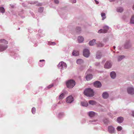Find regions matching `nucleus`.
<instances>
[{
	"instance_id": "1",
	"label": "nucleus",
	"mask_w": 134,
	"mask_h": 134,
	"mask_svg": "<svg viewBox=\"0 0 134 134\" xmlns=\"http://www.w3.org/2000/svg\"><path fill=\"white\" fill-rule=\"evenodd\" d=\"M94 92L90 88H88L85 90L84 92V94L85 95L91 97L93 96L94 94Z\"/></svg>"
},
{
	"instance_id": "2",
	"label": "nucleus",
	"mask_w": 134,
	"mask_h": 134,
	"mask_svg": "<svg viewBox=\"0 0 134 134\" xmlns=\"http://www.w3.org/2000/svg\"><path fill=\"white\" fill-rule=\"evenodd\" d=\"M75 85V82L73 80H70L66 83V85L68 88H73Z\"/></svg>"
},
{
	"instance_id": "3",
	"label": "nucleus",
	"mask_w": 134,
	"mask_h": 134,
	"mask_svg": "<svg viewBox=\"0 0 134 134\" xmlns=\"http://www.w3.org/2000/svg\"><path fill=\"white\" fill-rule=\"evenodd\" d=\"M66 64L63 62H61L58 65V67L59 69H62L66 68Z\"/></svg>"
},
{
	"instance_id": "4",
	"label": "nucleus",
	"mask_w": 134,
	"mask_h": 134,
	"mask_svg": "<svg viewBox=\"0 0 134 134\" xmlns=\"http://www.w3.org/2000/svg\"><path fill=\"white\" fill-rule=\"evenodd\" d=\"M103 29V30L101 29L99 30L98 31V33H105L107 32L109 29V27L107 26H105L104 27Z\"/></svg>"
},
{
	"instance_id": "5",
	"label": "nucleus",
	"mask_w": 134,
	"mask_h": 134,
	"mask_svg": "<svg viewBox=\"0 0 134 134\" xmlns=\"http://www.w3.org/2000/svg\"><path fill=\"white\" fill-rule=\"evenodd\" d=\"M83 55L85 57H89L90 55V52L88 49H86L83 51Z\"/></svg>"
},
{
	"instance_id": "6",
	"label": "nucleus",
	"mask_w": 134,
	"mask_h": 134,
	"mask_svg": "<svg viewBox=\"0 0 134 134\" xmlns=\"http://www.w3.org/2000/svg\"><path fill=\"white\" fill-rule=\"evenodd\" d=\"M111 66V64L110 62L107 61L105 64L104 65V67L106 69H109Z\"/></svg>"
},
{
	"instance_id": "7",
	"label": "nucleus",
	"mask_w": 134,
	"mask_h": 134,
	"mask_svg": "<svg viewBox=\"0 0 134 134\" xmlns=\"http://www.w3.org/2000/svg\"><path fill=\"white\" fill-rule=\"evenodd\" d=\"M94 86L97 88H100L102 86L101 83L99 81H97L94 83Z\"/></svg>"
},
{
	"instance_id": "8",
	"label": "nucleus",
	"mask_w": 134,
	"mask_h": 134,
	"mask_svg": "<svg viewBox=\"0 0 134 134\" xmlns=\"http://www.w3.org/2000/svg\"><path fill=\"white\" fill-rule=\"evenodd\" d=\"M127 91L128 93L133 94H134V89L132 87L128 88L127 89Z\"/></svg>"
},
{
	"instance_id": "9",
	"label": "nucleus",
	"mask_w": 134,
	"mask_h": 134,
	"mask_svg": "<svg viewBox=\"0 0 134 134\" xmlns=\"http://www.w3.org/2000/svg\"><path fill=\"white\" fill-rule=\"evenodd\" d=\"M74 100L73 98L71 96H70L67 98L66 99V102L68 103H71Z\"/></svg>"
},
{
	"instance_id": "10",
	"label": "nucleus",
	"mask_w": 134,
	"mask_h": 134,
	"mask_svg": "<svg viewBox=\"0 0 134 134\" xmlns=\"http://www.w3.org/2000/svg\"><path fill=\"white\" fill-rule=\"evenodd\" d=\"M8 47L7 46L4 45L0 44V52H2L5 50Z\"/></svg>"
},
{
	"instance_id": "11",
	"label": "nucleus",
	"mask_w": 134,
	"mask_h": 134,
	"mask_svg": "<svg viewBox=\"0 0 134 134\" xmlns=\"http://www.w3.org/2000/svg\"><path fill=\"white\" fill-rule=\"evenodd\" d=\"M108 131L110 133H114L115 132L114 129L111 126H109L108 127Z\"/></svg>"
},
{
	"instance_id": "12",
	"label": "nucleus",
	"mask_w": 134,
	"mask_h": 134,
	"mask_svg": "<svg viewBox=\"0 0 134 134\" xmlns=\"http://www.w3.org/2000/svg\"><path fill=\"white\" fill-rule=\"evenodd\" d=\"M103 98L104 99H106L108 98L109 96L108 93L107 92L103 93L102 94Z\"/></svg>"
},
{
	"instance_id": "13",
	"label": "nucleus",
	"mask_w": 134,
	"mask_h": 134,
	"mask_svg": "<svg viewBox=\"0 0 134 134\" xmlns=\"http://www.w3.org/2000/svg\"><path fill=\"white\" fill-rule=\"evenodd\" d=\"M86 78L87 80H89L92 78V75L91 74L87 75L86 76Z\"/></svg>"
},
{
	"instance_id": "14",
	"label": "nucleus",
	"mask_w": 134,
	"mask_h": 134,
	"mask_svg": "<svg viewBox=\"0 0 134 134\" xmlns=\"http://www.w3.org/2000/svg\"><path fill=\"white\" fill-rule=\"evenodd\" d=\"M111 77L112 78L114 79L116 76V74L114 71H112L110 74Z\"/></svg>"
},
{
	"instance_id": "15",
	"label": "nucleus",
	"mask_w": 134,
	"mask_h": 134,
	"mask_svg": "<svg viewBox=\"0 0 134 134\" xmlns=\"http://www.w3.org/2000/svg\"><path fill=\"white\" fill-rule=\"evenodd\" d=\"M40 62L39 64L40 66L41 67L45 64V61L44 60H40Z\"/></svg>"
},
{
	"instance_id": "16",
	"label": "nucleus",
	"mask_w": 134,
	"mask_h": 134,
	"mask_svg": "<svg viewBox=\"0 0 134 134\" xmlns=\"http://www.w3.org/2000/svg\"><path fill=\"white\" fill-rule=\"evenodd\" d=\"M84 38L81 36H79L78 37V41L79 43H81L83 41Z\"/></svg>"
},
{
	"instance_id": "17",
	"label": "nucleus",
	"mask_w": 134,
	"mask_h": 134,
	"mask_svg": "<svg viewBox=\"0 0 134 134\" xmlns=\"http://www.w3.org/2000/svg\"><path fill=\"white\" fill-rule=\"evenodd\" d=\"M95 114V113L93 111H90L88 113V115L91 117H92L94 116Z\"/></svg>"
},
{
	"instance_id": "18",
	"label": "nucleus",
	"mask_w": 134,
	"mask_h": 134,
	"mask_svg": "<svg viewBox=\"0 0 134 134\" xmlns=\"http://www.w3.org/2000/svg\"><path fill=\"white\" fill-rule=\"evenodd\" d=\"M102 56L100 52L99 51H98L96 54V57L97 59L100 58Z\"/></svg>"
},
{
	"instance_id": "19",
	"label": "nucleus",
	"mask_w": 134,
	"mask_h": 134,
	"mask_svg": "<svg viewBox=\"0 0 134 134\" xmlns=\"http://www.w3.org/2000/svg\"><path fill=\"white\" fill-rule=\"evenodd\" d=\"M117 121L118 122L121 123L123 121V118L122 117H119L117 119Z\"/></svg>"
},
{
	"instance_id": "20",
	"label": "nucleus",
	"mask_w": 134,
	"mask_h": 134,
	"mask_svg": "<svg viewBox=\"0 0 134 134\" xmlns=\"http://www.w3.org/2000/svg\"><path fill=\"white\" fill-rule=\"evenodd\" d=\"M89 104L92 105H93L96 104V101L93 100H90L89 102Z\"/></svg>"
},
{
	"instance_id": "21",
	"label": "nucleus",
	"mask_w": 134,
	"mask_h": 134,
	"mask_svg": "<svg viewBox=\"0 0 134 134\" xmlns=\"http://www.w3.org/2000/svg\"><path fill=\"white\" fill-rule=\"evenodd\" d=\"M0 43H4L5 44H7L8 43V42L5 39H3L0 40Z\"/></svg>"
},
{
	"instance_id": "22",
	"label": "nucleus",
	"mask_w": 134,
	"mask_h": 134,
	"mask_svg": "<svg viewBox=\"0 0 134 134\" xmlns=\"http://www.w3.org/2000/svg\"><path fill=\"white\" fill-rule=\"evenodd\" d=\"M95 40L93 39L89 43V44L90 46H93L94 44L95 43Z\"/></svg>"
},
{
	"instance_id": "23",
	"label": "nucleus",
	"mask_w": 134,
	"mask_h": 134,
	"mask_svg": "<svg viewBox=\"0 0 134 134\" xmlns=\"http://www.w3.org/2000/svg\"><path fill=\"white\" fill-rule=\"evenodd\" d=\"M73 55L77 56L79 55V52L78 51H74L72 53Z\"/></svg>"
},
{
	"instance_id": "24",
	"label": "nucleus",
	"mask_w": 134,
	"mask_h": 134,
	"mask_svg": "<svg viewBox=\"0 0 134 134\" xmlns=\"http://www.w3.org/2000/svg\"><path fill=\"white\" fill-rule=\"evenodd\" d=\"M81 104L82 106L85 107H87L88 105V104L86 102H81Z\"/></svg>"
},
{
	"instance_id": "25",
	"label": "nucleus",
	"mask_w": 134,
	"mask_h": 134,
	"mask_svg": "<svg viewBox=\"0 0 134 134\" xmlns=\"http://www.w3.org/2000/svg\"><path fill=\"white\" fill-rule=\"evenodd\" d=\"M76 62L78 64H81L83 63V61L81 59H79L77 60Z\"/></svg>"
},
{
	"instance_id": "26",
	"label": "nucleus",
	"mask_w": 134,
	"mask_h": 134,
	"mask_svg": "<svg viewBox=\"0 0 134 134\" xmlns=\"http://www.w3.org/2000/svg\"><path fill=\"white\" fill-rule=\"evenodd\" d=\"M101 15L102 17V20H103L106 18L105 14L104 13H102Z\"/></svg>"
},
{
	"instance_id": "27",
	"label": "nucleus",
	"mask_w": 134,
	"mask_h": 134,
	"mask_svg": "<svg viewBox=\"0 0 134 134\" xmlns=\"http://www.w3.org/2000/svg\"><path fill=\"white\" fill-rule=\"evenodd\" d=\"M125 57L123 55H121L119 56L118 58V61H121L122 59L124 58Z\"/></svg>"
},
{
	"instance_id": "28",
	"label": "nucleus",
	"mask_w": 134,
	"mask_h": 134,
	"mask_svg": "<svg viewBox=\"0 0 134 134\" xmlns=\"http://www.w3.org/2000/svg\"><path fill=\"white\" fill-rule=\"evenodd\" d=\"M123 11V9L121 7H119L117 9L118 12H121Z\"/></svg>"
},
{
	"instance_id": "29",
	"label": "nucleus",
	"mask_w": 134,
	"mask_h": 134,
	"mask_svg": "<svg viewBox=\"0 0 134 134\" xmlns=\"http://www.w3.org/2000/svg\"><path fill=\"white\" fill-rule=\"evenodd\" d=\"M130 23L134 24V15L132 16L130 20Z\"/></svg>"
},
{
	"instance_id": "30",
	"label": "nucleus",
	"mask_w": 134,
	"mask_h": 134,
	"mask_svg": "<svg viewBox=\"0 0 134 134\" xmlns=\"http://www.w3.org/2000/svg\"><path fill=\"white\" fill-rule=\"evenodd\" d=\"M64 93L61 94L59 96V99H62L64 97Z\"/></svg>"
},
{
	"instance_id": "31",
	"label": "nucleus",
	"mask_w": 134,
	"mask_h": 134,
	"mask_svg": "<svg viewBox=\"0 0 134 134\" xmlns=\"http://www.w3.org/2000/svg\"><path fill=\"white\" fill-rule=\"evenodd\" d=\"M0 11L2 13H4L5 12L4 8L3 7H0Z\"/></svg>"
},
{
	"instance_id": "32",
	"label": "nucleus",
	"mask_w": 134,
	"mask_h": 134,
	"mask_svg": "<svg viewBox=\"0 0 134 134\" xmlns=\"http://www.w3.org/2000/svg\"><path fill=\"white\" fill-rule=\"evenodd\" d=\"M97 46L101 47L103 46L104 45L100 43H99L97 44Z\"/></svg>"
},
{
	"instance_id": "33",
	"label": "nucleus",
	"mask_w": 134,
	"mask_h": 134,
	"mask_svg": "<svg viewBox=\"0 0 134 134\" xmlns=\"http://www.w3.org/2000/svg\"><path fill=\"white\" fill-rule=\"evenodd\" d=\"M36 109L34 107H33L32 108V112L33 114H34L36 111Z\"/></svg>"
},
{
	"instance_id": "34",
	"label": "nucleus",
	"mask_w": 134,
	"mask_h": 134,
	"mask_svg": "<svg viewBox=\"0 0 134 134\" xmlns=\"http://www.w3.org/2000/svg\"><path fill=\"white\" fill-rule=\"evenodd\" d=\"M43 7H40L38 9V12L41 13L43 11Z\"/></svg>"
},
{
	"instance_id": "35",
	"label": "nucleus",
	"mask_w": 134,
	"mask_h": 134,
	"mask_svg": "<svg viewBox=\"0 0 134 134\" xmlns=\"http://www.w3.org/2000/svg\"><path fill=\"white\" fill-rule=\"evenodd\" d=\"M117 129L118 131H120L122 129V127L120 126H118L117 128Z\"/></svg>"
},
{
	"instance_id": "36",
	"label": "nucleus",
	"mask_w": 134,
	"mask_h": 134,
	"mask_svg": "<svg viewBox=\"0 0 134 134\" xmlns=\"http://www.w3.org/2000/svg\"><path fill=\"white\" fill-rule=\"evenodd\" d=\"M53 84H51L49 85V86H48L47 88H48V89H49V88H51V87H53Z\"/></svg>"
},
{
	"instance_id": "37",
	"label": "nucleus",
	"mask_w": 134,
	"mask_h": 134,
	"mask_svg": "<svg viewBox=\"0 0 134 134\" xmlns=\"http://www.w3.org/2000/svg\"><path fill=\"white\" fill-rule=\"evenodd\" d=\"M76 31L77 32L80 31L81 30V28L79 27H77L76 28Z\"/></svg>"
},
{
	"instance_id": "38",
	"label": "nucleus",
	"mask_w": 134,
	"mask_h": 134,
	"mask_svg": "<svg viewBox=\"0 0 134 134\" xmlns=\"http://www.w3.org/2000/svg\"><path fill=\"white\" fill-rule=\"evenodd\" d=\"M54 2L56 4H58L59 3V1L58 0H54Z\"/></svg>"
},
{
	"instance_id": "39",
	"label": "nucleus",
	"mask_w": 134,
	"mask_h": 134,
	"mask_svg": "<svg viewBox=\"0 0 134 134\" xmlns=\"http://www.w3.org/2000/svg\"><path fill=\"white\" fill-rule=\"evenodd\" d=\"M71 1L72 3H75L76 2V0H71Z\"/></svg>"
},
{
	"instance_id": "40",
	"label": "nucleus",
	"mask_w": 134,
	"mask_h": 134,
	"mask_svg": "<svg viewBox=\"0 0 134 134\" xmlns=\"http://www.w3.org/2000/svg\"><path fill=\"white\" fill-rule=\"evenodd\" d=\"M132 115L133 116H134V111H132Z\"/></svg>"
},
{
	"instance_id": "41",
	"label": "nucleus",
	"mask_w": 134,
	"mask_h": 134,
	"mask_svg": "<svg viewBox=\"0 0 134 134\" xmlns=\"http://www.w3.org/2000/svg\"><path fill=\"white\" fill-rule=\"evenodd\" d=\"M95 2H96V3L97 4H98V3H99V2H98V1H96V0H95Z\"/></svg>"
},
{
	"instance_id": "42",
	"label": "nucleus",
	"mask_w": 134,
	"mask_h": 134,
	"mask_svg": "<svg viewBox=\"0 0 134 134\" xmlns=\"http://www.w3.org/2000/svg\"><path fill=\"white\" fill-rule=\"evenodd\" d=\"M52 43L53 44H55V43L54 42H53V43Z\"/></svg>"
},
{
	"instance_id": "43",
	"label": "nucleus",
	"mask_w": 134,
	"mask_h": 134,
	"mask_svg": "<svg viewBox=\"0 0 134 134\" xmlns=\"http://www.w3.org/2000/svg\"><path fill=\"white\" fill-rule=\"evenodd\" d=\"M41 4H39V6H41Z\"/></svg>"
},
{
	"instance_id": "44",
	"label": "nucleus",
	"mask_w": 134,
	"mask_h": 134,
	"mask_svg": "<svg viewBox=\"0 0 134 134\" xmlns=\"http://www.w3.org/2000/svg\"><path fill=\"white\" fill-rule=\"evenodd\" d=\"M113 48L114 49H115V46H114Z\"/></svg>"
}]
</instances>
